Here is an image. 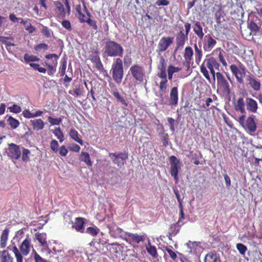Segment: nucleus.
Returning a JSON list of instances; mask_svg holds the SVG:
<instances>
[{"mask_svg": "<svg viewBox=\"0 0 262 262\" xmlns=\"http://www.w3.org/2000/svg\"><path fill=\"white\" fill-rule=\"evenodd\" d=\"M24 60L26 62L38 61L39 58L35 56L29 55L28 54H25L24 56Z\"/></svg>", "mask_w": 262, "mask_h": 262, "instance_id": "43", "label": "nucleus"}, {"mask_svg": "<svg viewBox=\"0 0 262 262\" xmlns=\"http://www.w3.org/2000/svg\"><path fill=\"white\" fill-rule=\"evenodd\" d=\"M112 94L117 99L118 102H120L124 106H127L128 103L126 101L125 98L120 95L116 89L112 92Z\"/></svg>", "mask_w": 262, "mask_h": 262, "instance_id": "28", "label": "nucleus"}, {"mask_svg": "<svg viewBox=\"0 0 262 262\" xmlns=\"http://www.w3.org/2000/svg\"><path fill=\"white\" fill-rule=\"evenodd\" d=\"M30 154V151L28 149L23 147L22 150V161L25 163L29 162L30 161L29 157Z\"/></svg>", "mask_w": 262, "mask_h": 262, "instance_id": "39", "label": "nucleus"}, {"mask_svg": "<svg viewBox=\"0 0 262 262\" xmlns=\"http://www.w3.org/2000/svg\"><path fill=\"white\" fill-rule=\"evenodd\" d=\"M236 248L238 250L239 252L242 255L245 254L247 250V247L242 243L237 244Z\"/></svg>", "mask_w": 262, "mask_h": 262, "instance_id": "49", "label": "nucleus"}, {"mask_svg": "<svg viewBox=\"0 0 262 262\" xmlns=\"http://www.w3.org/2000/svg\"><path fill=\"white\" fill-rule=\"evenodd\" d=\"M173 37H162L158 42L157 52L160 54L166 51L173 43Z\"/></svg>", "mask_w": 262, "mask_h": 262, "instance_id": "14", "label": "nucleus"}, {"mask_svg": "<svg viewBox=\"0 0 262 262\" xmlns=\"http://www.w3.org/2000/svg\"><path fill=\"white\" fill-rule=\"evenodd\" d=\"M53 134L59 139L60 142L64 140V136L60 127L56 128L53 131Z\"/></svg>", "mask_w": 262, "mask_h": 262, "instance_id": "41", "label": "nucleus"}, {"mask_svg": "<svg viewBox=\"0 0 262 262\" xmlns=\"http://www.w3.org/2000/svg\"><path fill=\"white\" fill-rule=\"evenodd\" d=\"M219 50L220 51V53L219 54V58L220 61L221 62V63H222V64L224 66H226L227 63L226 61L224 59V57L222 54L223 50H222L221 49V48H218V49H216V50Z\"/></svg>", "mask_w": 262, "mask_h": 262, "instance_id": "53", "label": "nucleus"}, {"mask_svg": "<svg viewBox=\"0 0 262 262\" xmlns=\"http://www.w3.org/2000/svg\"><path fill=\"white\" fill-rule=\"evenodd\" d=\"M165 250L168 252L170 257L173 260H175L177 258V255L176 253L175 252L173 251L170 248L166 247L165 249Z\"/></svg>", "mask_w": 262, "mask_h": 262, "instance_id": "54", "label": "nucleus"}, {"mask_svg": "<svg viewBox=\"0 0 262 262\" xmlns=\"http://www.w3.org/2000/svg\"><path fill=\"white\" fill-rule=\"evenodd\" d=\"M157 76L162 79L159 84V90L161 93L166 92L168 86L167 75L166 71H159L157 74Z\"/></svg>", "mask_w": 262, "mask_h": 262, "instance_id": "16", "label": "nucleus"}, {"mask_svg": "<svg viewBox=\"0 0 262 262\" xmlns=\"http://www.w3.org/2000/svg\"><path fill=\"white\" fill-rule=\"evenodd\" d=\"M216 41L210 34L206 35L203 40V49L205 52H210L216 45Z\"/></svg>", "mask_w": 262, "mask_h": 262, "instance_id": "15", "label": "nucleus"}, {"mask_svg": "<svg viewBox=\"0 0 262 262\" xmlns=\"http://www.w3.org/2000/svg\"><path fill=\"white\" fill-rule=\"evenodd\" d=\"M129 72L137 81L142 82L144 81L145 77V70L143 67L135 64L133 65L129 69Z\"/></svg>", "mask_w": 262, "mask_h": 262, "instance_id": "9", "label": "nucleus"}, {"mask_svg": "<svg viewBox=\"0 0 262 262\" xmlns=\"http://www.w3.org/2000/svg\"><path fill=\"white\" fill-rule=\"evenodd\" d=\"M146 249L147 252L150 255H151L154 258H157L158 257V254L157 251V249L155 246H150L149 247H148V248L146 247Z\"/></svg>", "mask_w": 262, "mask_h": 262, "instance_id": "45", "label": "nucleus"}, {"mask_svg": "<svg viewBox=\"0 0 262 262\" xmlns=\"http://www.w3.org/2000/svg\"><path fill=\"white\" fill-rule=\"evenodd\" d=\"M255 116L253 115H250L248 116L245 121V124L243 127L248 130L250 132H255L256 130L257 126L255 121Z\"/></svg>", "mask_w": 262, "mask_h": 262, "instance_id": "20", "label": "nucleus"}, {"mask_svg": "<svg viewBox=\"0 0 262 262\" xmlns=\"http://www.w3.org/2000/svg\"><path fill=\"white\" fill-rule=\"evenodd\" d=\"M248 28L252 32H257L259 31L260 27L254 21H251L248 24Z\"/></svg>", "mask_w": 262, "mask_h": 262, "instance_id": "48", "label": "nucleus"}, {"mask_svg": "<svg viewBox=\"0 0 262 262\" xmlns=\"http://www.w3.org/2000/svg\"><path fill=\"white\" fill-rule=\"evenodd\" d=\"M246 81L248 82V85L254 91H258L260 90L261 87L260 80L255 78L252 74L249 73L247 76Z\"/></svg>", "mask_w": 262, "mask_h": 262, "instance_id": "19", "label": "nucleus"}, {"mask_svg": "<svg viewBox=\"0 0 262 262\" xmlns=\"http://www.w3.org/2000/svg\"><path fill=\"white\" fill-rule=\"evenodd\" d=\"M111 232H115L117 234H120L123 232V230L118 227L114 226L109 228Z\"/></svg>", "mask_w": 262, "mask_h": 262, "instance_id": "60", "label": "nucleus"}, {"mask_svg": "<svg viewBox=\"0 0 262 262\" xmlns=\"http://www.w3.org/2000/svg\"><path fill=\"white\" fill-rule=\"evenodd\" d=\"M188 37L185 34L183 31V28L177 34L176 36V48L174 50V54H175L179 50L182 49L186 41L188 40Z\"/></svg>", "mask_w": 262, "mask_h": 262, "instance_id": "13", "label": "nucleus"}, {"mask_svg": "<svg viewBox=\"0 0 262 262\" xmlns=\"http://www.w3.org/2000/svg\"><path fill=\"white\" fill-rule=\"evenodd\" d=\"M181 68L179 67H176L172 65H170L167 68V76L169 80L172 79L173 74L174 73L179 72L181 70Z\"/></svg>", "mask_w": 262, "mask_h": 262, "instance_id": "31", "label": "nucleus"}, {"mask_svg": "<svg viewBox=\"0 0 262 262\" xmlns=\"http://www.w3.org/2000/svg\"><path fill=\"white\" fill-rule=\"evenodd\" d=\"M100 230L96 226L93 227H88L85 230H84V233H88L93 236H95L98 234Z\"/></svg>", "mask_w": 262, "mask_h": 262, "instance_id": "37", "label": "nucleus"}, {"mask_svg": "<svg viewBox=\"0 0 262 262\" xmlns=\"http://www.w3.org/2000/svg\"><path fill=\"white\" fill-rule=\"evenodd\" d=\"M34 48L36 51H39L41 50H47L49 49V46L46 43H41L35 46Z\"/></svg>", "mask_w": 262, "mask_h": 262, "instance_id": "50", "label": "nucleus"}, {"mask_svg": "<svg viewBox=\"0 0 262 262\" xmlns=\"http://www.w3.org/2000/svg\"><path fill=\"white\" fill-rule=\"evenodd\" d=\"M34 252V259L35 262H47L46 260L43 259L35 251Z\"/></svg>", "mask_w": 262, "mask_h": 262, "instance_id": "61", "label": "nucleus"}, {"mask_svg": "<svg viewBox=\"0 0 262 262\" xmlns=\"http://www.w3.org/2000/svg\"><path fill=\"white\" fill-rule=\"evenodd\" d=\"M25 29L29 33H32L35 31V28L33 26L30 22H27L26 25H25Z\"/></svg>", "mask_w": 262, "mask_h": 262, "instance_id": "52", "label": "nucleus"}, {"mask_svg": "<svg viewBox=\"0 0 262 262\" xmlns=\"http://www.w3.org/2000/svg\"><path fill=\"white\" fill-rule=\"evenodd\" d=\"M192 28L195 34L202 40L205 36V33L201 23L199 21H194Z\"/></svg>", "mask_w": 262, "mask_h": 262, "instance_id": "21", "label": "nucleus"}, {"mask_svg": "<svg viewBox=\"0 0 262 262\" xmlns=\"http://www.w3.org/2000/svg\"><path fill=\"white\" fill-rule=\"evenodd\" d=\"M67 68V61L64 60L61 62V66L59 68V73L61 77L63 76L66 74V70Z\"/></svg>", "mask_w": 262, "mask_h": 262, "instance_id": "47", "label": "nucleus"}, {"mask_svg": "<svg viewBox=\"0 0 262 262\" xmlns=\"http://www.w3.org/2000/svg\"><path fill=\"white\" fill-rule=\"evenodd\" d=\"M109 157L114 164L121 168L128 158V154L126 152L110 153Z\"/></svg>", "mask_w": 262, "mask_h": 262, "instance_id": "11", "label": "nucleus"}, {"mask_svg": "<svg viewBox=\"0 0 262 262\" xmlns=\"http://www.w3.org/2000/svg\"><path fill=\"white\" fill-rule=\"evenodd\" d=\"M8 108L10 112L15 114L19 113L21 111V107L16 104H14L13 105L8 107Z\"/></svg>", "mask_w": 262, "mask_h": 262, "instance_id": "46", "label": "nucleus"}, {"mask_svg": "<svg viewBox=\"0 0 262 262\" xmlns=\"http://www.w3.org/2000/svg\"><path fill=\"white\" fill-rule=\"evenodd\" d=\"M193 54V51L191 47L188 46L185 49L184 58L185 62L189 64Z\"/></svg>", "mask_w": 262, "mask_h": 262, "instance_id": "25", "label": "nucleus"}, {"mask_svg": "<svg viewBox=\"0 0 262 262\" xmlns=\"http://www.w3.org/2000/svg\"><path fill=\"white\" fill-rule=\"evenodd\" d=\"M62 26L63 28L69 31L72 30L71 25L70 22L68 20H64L61 23Z\"/></svg>", "mask_w": 262, "mask_h": 262, "instance_id": "55", "label": "nucleus"}, {"mask_svg": "<svg viewBox=\"0 0 262 262\" xmlns=\"http://www.w3.org/2000/svg\"><path fill=\"white\" fill-rule=\"evenodd\" d=\"M220 66V64L217 60L213 57H210L204 60L200 67V71L208 82H211V78L207 69H215L219 70Z\"/></svg>", "mask_w": 262, "mask_h": 262, "instance_id": "4", "label": "nucleus"}, {"mask_svg": "<svg viewBox=\"0 0 262 262\" xmlns=\"http://www.w3.org/2000/svg\"><path fill=\"white\" fill-rule=\"evenodd\" d=\"M42 33L46 37H51V31L47 27H44L42 30Z\"/></svg>", "mask_w": 262, "mask_h": 262, "instance_id": "62", "label": "nucleus"}, {"mask_svg": "<svg viewBox=\"0 0 262 262\" xmlns=\"http://www.w3.org/2000/svg\"><path fill=\"white\" fill-rule=\"evenodd\" d=\"M9 230L8 229H5L3 231L1 236V247L3 248L6 245V242L8 239V236Z\"/></svg>", "mask_w": 262, "mask_h": 262, "instance_id": "34", "label": "nucleus"}, {"mask_svg": "<svg viewBox=\"0 0 262 262\" xmlns=\"http://www.w3.org/2000/svg\"><path fill=\"white\" fill-rule=\"evenodd\" d=\"M30 123V125L32 126L33 129L35 131L42 130L45 125V123L41 119L31 120Z\"/></svg>", "mask_w": 262, "mask_h": 262, "instance_id": "24", "label": "nucleus"}, {"mask_svg": "<svg viewBox=\"0 0 262 262\" xmlns=\"http://www.w3.org/2000/svg\"><path fill=\"white\" fill-rule=\"evenodd\" d=\"M36 239L39 242L43 247H48V244L46 241L47 235L45 233H36L35 234Z\"/></svg>", "mask_w": 262, "mask_h": 262, "instance_id": "26", "label": "nucleus"}, {"mask_svg": "<svg viewBox=\"0 0 262 262\" xmlns=\"http://www.w3.org/2000/svg\"><path fill=\"white\" fill-rule=\"evenodd\" d=\"M126 234L133 241L136 242L138 244L145 239L144 235H139L137 234H134L131 233H127Z\"/></svg>", "mask_w": 262, "mask_h": 262, "instance_id": "35", "label": "nucleus"}, {"mask_svg": "<svg viewBox=\"0 0 262 262\" xmlns=\"http://www.w3.org/2000/svg\"><path fill=\"white\" fill-rule=\"evenodd\" d=\"M69 136L72 139H73L75 141L77 142L81 145L83 144L82 140L81 139H80V138H79V137H78L79 134H78V132L77 130H76L75 129L71 128L70 130Z\"/></svg>", "mask_w": 262, "mask_h": 262, "instance_id": "32", "label": "nucleus"}, {"mask_svg": "<svg viewBox=\"0 0 262 262\" xmlns=\"http://www.w3.org/2000/svg\"><path fill=\"white\" fill-rule=\"evenodd\" d=\"M219 259V257L215 253L210 252L206 255L204 262H217Z\"/></svg>", "mask_w": 262, "mask_h": 262, "instance_id": "30", "label": "nucleus"}, {"mask_svg": "<svg viewBox=\"0 0 262 262\" xmlns=\"http://www.w3.org/2000/svg\"><path fill=\"white\" fill-rule=\"evenodd\" d=\"M110 73L114 81L117 84H120L124 75L123 62L121 58L114 59Z\"/></svg>", "mask_w": 262, "mask_h": 262, "instance_id": "2", "label": "nucleus"}, {"mask_svg": "<svg viewBox=\"0 0 262 262\" xmlns=\"http://www.w3.org/2000/svg\"><path fill=\"white\" fill-rule=\"evenodd\" d=\"M180 220L176 224H172L170 226L171 232H169L170 235L175 236L179 231L181 225H179Z\"/></svg>", "mask_w": 262, "mask_h": 262, "instance_id": "38", "label": "nucleus"}, {"mask_svg": "<svg viewBox=\"0 0 262 262\" xmlns=\"http://www.w3.org/2000/svg\"><path fill=\"white\" fill-rule=\"evenodd\" d=\"M80 160L84 162L89 167L92 166L93 162L91 160L90 155L86 152H81L80 155Z\"/></svg>", "mask_w": 262, "mask_h": 262, "instance_id": "27", "label": "nucleus"}, {"mask_svg": "<svg viewBox=\"0 0 262 262\" xmlns=\"http://www.w3.org/2000/svg\"><path fill=\"white\" fill-rule=\"evenodd\" d=\"M13 251L14 253L16 259V262H23V258L22 255H23L21 252H20L19 251L17 248L15 246L13 247Z\"/></svg>", "mask_w": 262, "mask_h": 262, "instance_id": "42", "label": "nucleus"}, {"mask_svg": "<svg viewBox=\"0 0 262 262\" xmlns=\"http://www.w3.org/2000/svg\"><path fill=\"white\" fill-rule=\"evenodd\" d=\"M86 23L91 27H93V28L95 30H97L98 29V27L97 25L96 21L95 20L91 19L90 18H89L86 20Z\"/></svg>", "mask_w": 262, "mask_h": 262, "instance_id": "56", "label": "nucleus"}, {"mask_svg": "<svg viewBox=\"0 0 262 262\" xmlns=\"http://www.w3.org/2000/svg\"><path fill=\"white\" fill-rule=\"evenodd\" d=\"M9 18L10 19L15 23V22H19V18L18 17H17L13 13H11L10 15H9Z\"/></svg>", "mask_w": 262, "mask_h": 262, "instance_id": "64", "label": "nucleus"}, {"mask_svg": "<svg viewBox=\"0 0 262 262\" xmlns=\"http://www.w3.org/2000/svg\"><path fill=\"white\" fill-rule=\"evenodd\" d=\"M223 176H224V180H225V181L226 188L228 189L230 188V185H231L230 178L227 175V173L223 174Z\"/></svg>", "mask_w": 262, "mask_h": 262, "instance_id": "57", "label": "nucleus"}, {"mask_svg": "<svg viewBox=\"0 0 262 262\" xmlns=\"http://www.w3.org/2000/svg\"><path fill=\"white\" fill-rule=\"evenodd\" d=\"M169 162L170 164V174L173 179L176 183L179 181L178 173L179 170L181 168V162L179 159L174 156H171L169 158Z\"/></svg>", "mask_w": 262, "mask_h": 262, "instance_id": "8", "label": "nucleus"}, {"mask_svg": "<svg viewBox=\"0 0 262 262\" xmlns=\"http://www.w3.org/2000/svg\"><path fill=\"white\" fill-rule=\"evenodd\" d=\"M7 121L12 129L17 128L20 124L18 120L15 119L12 116H9Z\"/></svg>", "mask_w": 262, "mask_h": 262, "instance_id": "33", "label": "nucleus"}, {"mask_svg": "<svg viewBox=\"0 0 262 262\" xmlns=\"http://www.w3.org/2000/svg\"><path fill=\"white\" fill-rule=\"evenodd\" d=\"M1 262H13V258L11 257L7 250L0 251Z\"/></svg>", "mask_w": 262, "mask_h": 262, "instance_id": "29", "label": "nucleus"}, {"mask_svg": "<svg viewBox=\"0 0 262 262\" xmlns=\"http://www.w3.org/2000/svg\"><path fill=\"white\" fill-rule=\"evenodd\" d=\"M23 116L28 119L33 118V113H31L28 110H25L23 112Z\"/></svg>", "mask_w": 262, "mask_h": 262, "instance_id": "59", "label": "nucleus"}, {"mask_svg": "<svg viewBox=\"0 0 262 262\" xmlns=\"http://www.w3.org/2000/svg\"><path fill=\"white\" fill-rule=\"evenodd\" d=\"M258 108V103L251 97H239L235 104V109L242 114H246V111L251 113H256Z\"/></svg>", "mask_w": 262, "mask_h": 262, "instance_id": "1", "label": "nucleus"}, {"mask_svg": "<svg viewBox=\"0 0 262 262\" xmlns=\"http://www.w3.org/2000/svg\"><path fill=\"white\" fill-rule=\"evenodd\" d=\"M21 155V151L19 145L12 143L8 144L7 155L12 159L14 163H15V160H18L20 158Z\"/></svg>", "mask_w": 262, "mask_h": 262, "instance_id": "12", "label": "nucleus"}, {"mask_svg": "<svg viewBox=\"0 0 262 262\" xmlns=\"http://www.w3.org/2000/svg\"><path fill=\"white\" fill-rule=\"evenodd\" d=\"M68 149L66 148L65 146L62 145L59 149V154L60 156L64 157L68 154Z\"/></svg>", "mask_w": 262, "mask_h": 262, "instance_id": "63", "label": "nucleus"}, {"mask_svg": "<svg viewBox=\"0 0 262 262\" xmlns=\"http://www.w3.org/2000/svg\"><path fill=\"white\" fill-rule=\"evenodd\" d=\"M198 45L196 43L194 45L195 61L198 64L200 63L203 57V51L201 49L202 42L199 41Z\"/></svg>", "mask_w": 262, "mask_h": 262, "instance_id": "23", "label": "nucleus"}, {"mask_svg": "<svg viewBox=\"0 0 262 262\" xmlns=\"http://www.w3.org/2000/svg\"><path fill=\"white\" fill-rule=\"evenodd\" d=\"M159 97L160 98L161 104H167L171 106H176L178 105V100H179V96H178V90L177 86H174L171 88L170 94H169V98L167 95L164 97V95L165 94L166 92L161 93L160 90H159Z\"/></svg>", "mask_w": 262, "mask_h": 262, "instance_id": "5", "label": "nucleus"}, {"mask_svg": "<svg viewBox=\"0 0 262 262\" xmlns=\"http://www.w3.org/2000/svg\"><path fill=\"white\" fill-rule=\"evenodd\" d=\"M103 56L109 57H122L123 53L122 47L115 41L109 40L106 42L104 48Z\"/></svg>", "mask_w": 262, "mask_h": 262, "instance_id": "3", "label": "nucleus"}, {"mask_svg": "<svg viewBox=\"0 0 262 262\" xmlns=\"http://www.w3.org/2000/svg\"><path fill=\"white\" fill-rule=\"evenodd\" d=\"M92 61L93 62H94L95 63L96 68L99 71H102L104 70L103 64H102L99 56H94L92 58Z\"/></svg>", "mask_w": 262, "mask_h": 262, "instance_id": "36", "label": "nucleus"}, {"mask_svg": "<svg viewBox=\"0 0 262 262\" xmlns=\"http://www.w3.org/2000/svg\"><path fill=\"white\" fill-rule=\"evenodd\" d=\"M217 91L221 92L223 94L228 95L231 93L229 83L226 79L225 76L221 72H216Z\"/></svg>", "mask_w": 262, "mask_h": 262, "instance_id": "6", "label": "nucleus"}, {"mask_svg": "<svg viewBox=\"0 0 262 262\" xmlns=\"http://www.w3.org/2000/svg\"><path fill=\"white\" fill-rule=\"evenodd\" d=\"M84 220L83 218L80 217H76L75 222H72V228H74L77 232L82 233H84Z\"/></svg>", "mask_w": 262, "mask_h": 262, "instance_id": "22", "label": "nucleus"}, {"mask_svg": "<svg viewBox=\"0 0 262 262\" xmlns=\"http://www.w3.org/2000/svg\"><path fill=\"white\" fill-rule=\"evenodd\" d=\"M50 147L53 151L57 152L59 147L58 142L56 140H52L50 143Z\"/></svg>", "mask_w": 262, "mask_h": 262, "instance_id": "51", "label": "nucleus"}, {"mask_svg": "<svg viewBox=\"0 0 262 262\" xmlns=\"http://www.w3.org/2000/svg\"><path fill=\"white\" fill-rule=\"evenodd\" d=\"M166 61L163 56H161L160 58L159 64H158V69L159 71H166Z\"/></svg>", "mask_w": 262, "mask_h": 262, "instance_id": "44", "label": "nucleus"}, {"mask_svg": "<svg viewBox=\"0 0 262 262\" xmlns=\"http://www.w3.org/2000/svg\"><path fill=\"white\" fill-rule=\"evenodd\" d=\"M230 70L233 76H235L237 82L240 84L244 83V77L245 76L247 70L242 63L239 62L238 66L232 64L230 66Z\"/></svg>", "mask_w": 262, "mask_h": 262, "instance_id": "7", "label": "nucleus"}, {"mask_svg": "<svg viewBox=\"0 0 262 262\" xmlns=\"http://www.w3.org/2000/svg\"><path fill=\"white\" fill-rule=\"evenodd\" d=\"M31 242V237L28 234L19 246L20 252L24 256H27L30 253L31 248H33Z\"/></svg>", "mask_w": 262, "mask_h": 262, "instance_id": "17", "label": "nucleus"}, {"mask_svg": "<svg viewBox=\"0 0 262 262\" xmlns=\"http://www.w3.org/2000/svg\"><path fill=\"white\" fill-rule=\"evenodd\" d=\"M24 234V230L23 229H20L16 232L15 237H14V239H16V240L19 241L23 237Z\"/></svg>", "mask_w": 262, "mask_h": 262, "instance_id": "58", "label": "nucleus"}, {"mask_svg": "<svg viewBox=\"0 0 262 262\" xmlns=\"http://www.w3.org/2000/svg\"><path fill=\"white\" fill-rule=\"evenodd\" d=\"M63 117H60L58 118H53L51 116L48 117V121L50 123L51 125H58L62 121Z\"/></svg>", "mask_w": 262, "mask_h": 262, "instance_id": "40", "label": "nucleus"}, {"mask_svg": "<svg viewBox=\"0 0 262 262\" xmlns=\"http://www.w3.org/2000/svg\"><path fill=\"white\" fill-rule=\"evenodd\" d=\"M59 56L55 54H49L45 56L46 58L48 59H52L51 61V64L48 65V74L49 75H52L56 72V67L57 65V59L59 58Z\"/></svg>", "mask_w": 262, "mask_h": 262, "instance_id": "18", "label": "nucleus"}, {"mask_svg": "<svg viewBox=\"0 0 262 262\" xmlns=\"http://www.w3.org/2000/svg\"><path fill=\"white\" fill-rule=\"evenodd\" d=\"M66 5L67 8V12L64 8L63 4L59 1L54 2L55 6V12L57 16L59 18H63L66 17V13L70 15V6L68 0H62Z\"/></svg>", "mask_w": 262, "mask_h": 262, "instance_id": "10", "label": "nucleus"}]
</instances>
